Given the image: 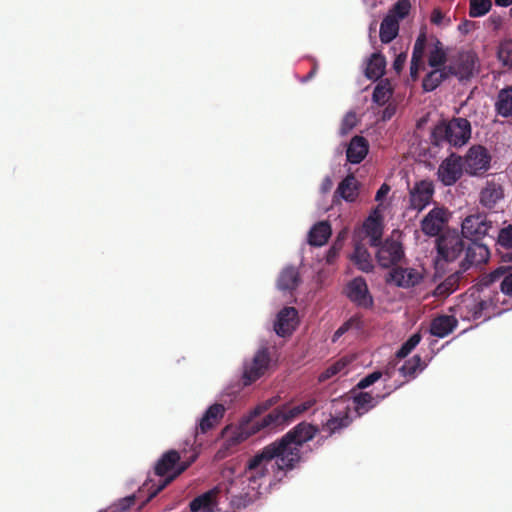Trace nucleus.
<instances>
[{"mask_svg":"<svg viewBox=\"0 0 512 512\" xmlns=\"http://www.w3.org/2000/svg\"><path fill=\"white\" fill-rule=\"evenodd\" d=\"M319 428L308 422H300L282 437L264 446L245 465V476L249 482H259L271 476L281 481L287 473L297 469L303 461L301 448L312 440Z\"/></svg>","mask_w":512,"mask_h":512,"instance_id":"nucleus-1","label":"nucleus"},{"mask_svg":"<svg viewBox=\"0 0 512 512\" xmlns=\"http://www.w3.org/2000/svg\"><path fill=\"white\" fill-rule=\"evenodd\" d=\"M316 402L314 397H309L302 403L294 406L284 404L273 409L261 419H258V417L267 407L258 406L250 415L241 420L235 441L237 443L244 441L264 428H274L288 424L311 409Z\"/></svg>","mask_w":512,"mask_h":512,"instance_id":"nucleus-2","label":"nucleus"},{"mask_svg":"<svg viewBox=\"0 0 512 512\" xmlns=\"http://www.w3.org/2000/svg\"><path fill=\"white\" fill-rule=\"evenodd\" d=\"M425 54L427 55V63L431 68L448 67L446 65L448 54L444 44L437 37L428 38L426 32L421 31L414 43L410 63V77L413 81L418 79L419 71L425 69Z\"/></svg>","mask_w":512,"mask_h":512,"instance_id":"nucleus-3","label":"nucleus"},{"mask_svg":"<svg viewBox=\"0 0 512 512\" xmlns=\"http://www.w3.org/2000/svg\"><path fill=\"white\" fill-rule=\"evenodd\" d=\"M197 457L198 450L196 447H193L192 454L183 460L180 453L176 450H169L163 453L154 466V472L157 476H166V478L161 480L155 489H152L154 485H150V482L143 484V489H147L149 492V499L154 498L176 477L186 471L196 461Z\"/></svg>","mask_w":512,"mask_h":512,"instance_id":"nucleus-4","label":"nucleus"},{"mask_svg":"<svg viewBox=\"0 0 512 512\" xmlns=\"http://www.w3.org/2000/svg\"><path fill=\"white\" fill-rule=\"evenodd\" d=\"M471 138V124L466 118L458 117L441 121L431 131L430 141L435 147H461Z\"/></svg>","mask_w":512,"mask_h":512,"instance_id":"nucleus-5","label":"nucleus"},{"mask_svg":"<svg viewBox=\"0 0 512 512\" xmlns=\"http://www.w3.org/2000/svg\"><path fill=\"white\" fill-rule=\"evenodd\" d=\"M271 363V356L268 347H260L250 361L243 365V383L245 386L252 384L262 377L268 370Z\"/></svg>","mask_w":512,"mask_h":512,"instance_id":"nucleus-6","label":"nucleus"},{"mask_svg":"<svg viewBox=\"0 0 512 512\" xmlns=\"http://www.w3.org/2000/svg\"><path fill=\"white\" fill-rule=\"evenodd\" d=\"M492 228L493 222L485 213H476L464 218L461 224V233L466 239L480 241L489 235Z\"/></svg>","mask_w":512,"mask_h":512,"instance_id":"nucleus-7","label":"nucleus"},{"mask_svg":"<svg viewBox=\"0 0 512 512\" xmlns=\"http://www.w3.org/2000/svg\"><path fill=\"white\" fill-rule=\"evenodd\" d=\"M457 232H446L437 239L438 257L445 262H453L464 253L465 241Z\"/></svg>","mask_w":512,"mask_h":512,"instance_id":"nucleus-8","label":"nucleus"},{"mask_svg":"<svg viewBox=\"0 0 512 512\" xmlns=\"http://www.w3.org/2000/svg\"><path fill=\"white\" fill-rule=\"evenodd\" d=\"M377 247L376 259L382 268L396 267L405 258L402 243L393 238H387Z\"/></svg>","mask_w":512,"mask_h":512,"instance_id":"nucleus-9","label":"nucleus"},{"mask_svg":"<svg viewBox=\"0 0 512 512\" xmlns=\"http://www.w3.org/2000/svg\"><path fill=\"white\" fill-rule=\"evenodd\" d=\"M491 156L488 150L481 146H472L464 158L465 172L472 176L482 175L490 168Z\"/></svg>","mask_w":512,"mask_h":512,"instance_id":"nucleus-10","label":"nucleus"},{"mask_svg":"<svg viewBox=\"0 0 512 512\" xmlns=\"http://www.w3.org/2000/svg\"><path fill=\"white\" fill-rule=\"evenodd\" d=\"M345 295L357 307L371 309L374 306V299L371 295L367 282L362 276L349 281L345 287Z\"/></svg>","mask_w":512,"mask_h":512,"instance_id":"nucleus-11","label":"nucleus"},{"mask_svg":"<svg viewBox=\"0 0 512 512\" xmlns=\"http://www.w3.org/2000/svg\"><path fill=\"white\" fill-rule=\"evenodd\" d=\"M463 170L462 158L452 153L439 165L437 177L443 185L452 186L461 178Z\"/></svg>","mask_w":512,"mask_h":512,"instance_id":"nucleus-12","label":"nucleus"},{"mask_svg":"<svg viewBox=\"0 0 512 512\" xmlns=\"http://www.w3.org/2000/svg\"><path fill=\"white\" fill-rule=\"evenodd\" d=\"M434 192V185L431 181L421 180L416 182L409 191L408 208L418 212L422 211L431 203Z\"/></svg>","mask_w":512,"mask_h":512,"instance_id":"nucleus-13","label":"nucleus"},{"mask_svg":"<svg viewBox=\"0 0 512 512\" xmlns=\"http://www.w3.org/2000/svg\"><path fill=\"white\" fill-rule=\"evenodd\" d=\"M423 276L414 268L393 267L387 275L386 282L400 288H410L418 285Z\"/></svg>","mask_w":512,"mask_h":512,"instance_id":"nucleus-14","label":"nucleus"},{"mask_svg":"<svg viewBox=\"0 0 512 512\" xmlns=\"http://www.w3.org/2000/svg\"><path fill=\"white\" fill-rule=\"evenodd\" d=\"M448 212L443 207H434L421 221V230L427 236H437L448 222Z\"/></svg>","mask_w":512,"mask_h":512,"instance_id":"nucleus-15","label":"nucleus"},{"mask_svg":"<svg viewBox=\"0 0 512 512\" xmlns=\"http://www.w3.org/2000/svg\"><path fill=\"white\" fill-rule=\"evenodd\" d=\"M464 254L465 257L460 263L463 271L468 270L473 265L486 263L490 257L488 247L479 241H471V243L465 245Z\"/></svg>","mask_w":512,"mask_h":512,"instance_id":"nucleus-16","label":"nucleus"},{"mask_svg":"<svg viewBox=\"0 0 512 512\" xmlns=\"http://www.w3.org/2000/svg\"><path fill=\"white\" fill-rule=\"evenodd\" d=\"M225 407L220 403L211 405L201 417L195 429V441L199 434H206L214 429L224 417Z\"/></svg>","mask_w":512,"mask_h":512,"instance_id":"nucleus-17","label":"nucleus"},{"mask_svg":"<svg viewBox=\"0 0 512 512\" xmlns=\"http://www.w3.org/2000/svg\"><path fill=\"white\" fill-rule=\"evenodd\" d=\"M500 281V290L506 296L512 297V271L501 266L494 271L484 275L480 280V285L489 287L493 283Z\"/></svg>","mask_w":512,"mask_h":512,"instance_id":"nucleus-18","label":"nucleus"},{"mask_svg":"<svg viewBox=\"0 0 512 512\" xmlns=\"http://www.w3.org/2000/svg\"><path fill=\"white\" fill-rule=\"evenodd\" d=\"M298 311L294 307H284L279 311L274 330L281 337L289 336L295 330L298 323Z\"/></svg>","mask_w":512,"mask_h":512,"instance_id":"nucleus-19","label":"nucleus"},{"mask_svg":"<svg viewBox=\"0 0 512 512\" xmlns=\"http://www.w3.org/2000/svg\"><path fill=\"white\" fill-rule=\"evenodd\" d=\"M504 199V189L500 183L487 181L479 195V203L486 209L492 210Z\"/></svg>","mask_w":512,"mask_h":512,"instance_id":"nucleus-20","label":"nucleus"},{"mask_svg":"<svg viewBox=\"0 0 512 512\" xmlns=\"http://www.w3.org/2000/svg\"><path fill=\"white\" fill-rule=\"evenodd\" d=\"M451 75H456V71L453 67L433 68L424 76L422 88L425 92H432Z\"/></svg>","mask_w":512,"mask_h":512,"instance_id":"nucleus-21","label":"nucleus"},{"mask_svg":"<svg viewBox=\"0 0 512 512\" xmlns=\"http://www.w3.org/2000/svg\"><path fill=\"white\" fill-rule=\"evenodd\" d=\"M458 325V320L452 315L435 317L430 324V333L433 336L444 338L452 333Z\"/></svg>","mask_w":512,"mask_h":512,"instance_id":"nucleus-22","label":"nucleus"},{"mask_svg":"<svg viewBox=\"0 0 512 512\" xmlns=\"http://www.w3.org/2000/svg\"><path fill=\"white\" fill-rule=\"evenodd\" d=\"M369 144L363 136H354L346 150L347 160L352 164H359L368 154Z\"/></svg>","mask_w":512,"mask_h":512,"instance_id":"nucleus-23","label":"nucleus"},{"mask_svg":"<svg viewBox=\"0 0 512 512\" xmlns=\"http://www.w3.org/2000/svg\"><path fill=\"white\" fill-rule=\"evenodd\" d=\"M220 493L219 487H215L199 496L194 498L190 502L191 512L197 510L203 511H214V507L217 505V495Z\"/></svg>","mask_w":512,"mask_h":512,"instance_id":"nucleus-24","label":"nucleus"},{"mask_svg":"<svg viewBox=\"0 0 512 512\" xmlns=\"http://www.w3.org/2000/svg\"><path fill=\"white\" fill-rule=\"evenodd\" d=\"M390 394V391L383 395L376 394L373 396L369 392H360L354 396L355 409L359 415L364 414L370 409L377 406L386 396Z\"/></svg>","mask_w":512,"mask_h":512,"instance_id":"nucleus-25","label":"nucleus"},{"mask_svg":"<svg viewBox=\"0 0 512 512\" xmlns=\"http://www.w3.org/2000/svg\"><path fill=\"white\" fill-rule=\"evenodd\" d=\"M359 183L354 175H347L338 185L335 196H340L347 202H354L358 197Z\"/></svg>","mask_w":512,"mask_h":512,"instance_id":"nucleus-26","label":"nucleus"},{"mask_svg":"<svg viewBox=\"0 0 512 512\" xmlns=\"http://www.w3.org/2000/svg\"><path fill=\"white\" fill-rule=\"evenodd\" d=\"M351 261L356 265V267L365 273L372 272L374 269V265L372 262L371 255L367 248L357 243L354 247V252L350 257Z\"/></svg>","mask_w":512,"mask_h":512,"instance_id":"nucleus-27","label":"nucleus"},{"mask_svg":"<svg viewBox=\"0 0 512 512\" xmlns=\"http://www.w3.org/2000/svg\"><path fill=\"white\" fill-rule=\"evenodd\" d=\"M331 232V226L327 221L318 222L309 231L308 243L311 246H322L328 241Z\"/></svg>","mask_w":512,"mask_h":512,"instance_id":"nucleus-28","label":"nucleus"},{"mask_svg":"<svg viewBox=\"0 0 512 512\" xmlns=\"http://www.w3.org/2000/svg\"><path fill=\"white\" fill-rule=\"evenodd\" d=\"M300 283V275L295 267L289 266L282 270L279 275L277 286L282 291L295 290Z\"/></svg>","mask_w":512,"mask_h":512,"instance_id":"nucleus-29","label":"nucleus"},{"mask_svg":"<svg viewBox=\"0 0 512 512\" xmlns=\"http://www.w3.org/2000/svg\"><path fill=\"white\" fill-rule=\"evenodd\" d=\"M399 32L398 19L393 14L384 17L380 25V40L382 43H390Z\"/></svg>","mask_w":512,"mask_h":512,"instance_id":"nucleus-30","label":"nucleus"},{"mask_svg":"<svg viewBox=\"0 0 512 512\" xmlns=\"http://www.w3.org/2000/svg\"><path fill=\"white\" fill-rule=\"evenodd\" d=\"M385 67V57L380 53H373L367 62L364 74L369 80H378L384 75Z\"/></svg>","mask_w":512,"mask_h":512,"instance_id":"nucleus-31","label":"nucleus"},{"mask_svg":"<svg viewBox=\"0 0 512 512\" xmlns=\"http://www.w3.org/2000/svg\"><path fill=\"white\" fill-rule=\"evenodd\" d=\"M497 114L502 117H512V86H508L499 91L495 103Z\"/></svg>","mask_w":512,"mask_h":512,"instance_id":"nucleus-32","label":"nucleus"},{"mask_svg":"<svg viewBox=\"0 0 512 512\" xmlns=\"http://www.w3.org/2000/svg\"><path fill=\"white\" fill-rule=\"evenodd\" d=\"M465 271L460 267L459 270H456L454 273L449 275L442 283H440L435 290V295L437 296H448L453 293L459 287V282L463 278V273Z\"/></svg>","mask_w":512,"mask_h":512,"instance_id":"nucleus-33","label":"nucleus"},{"mask_svg":"<svg viewBox=\"0 0 512 512\" xmlns=\"http://www.w3.org/2000/svg\"><path fill=\"white\" fill-rule=\"evenodd\" d=\"M426 364L422 361L419 355H414L412 358L406 360L404 364L399 368V372L402 376L408 378H414L418 372L425 368Z\"/></svg>","mask_w":512,"mask_h":512,"instance_id":"nucleus-34","label":"nucleus"},{"mask_svg":"<svg viewBox=\"0 0 512 512\" xmlns=\"http://www.w3.org/2000/svg\"><path fill=\"white\" fill-rule=\"evenodd\" d=\"M467 312L470 314V316L474 319H480L481 317L485 316V311L490 307V302L488 300L483 299H473L471 301L465 302L464 305Z\"/></svg>","mask_w":512,"mask_h":512,"instance_id":"nucleus-35","label":"nucleus"},{"mask_svg":"<svg viewBox=\"0 0 512 512\" xmlns=\"http://www.w3.org/2000/svg\"><path fill=\"white\" fill-rule=\"evenodd\" d=\"M351 423V418L347 413L340 417H331L323 425V430H327L329 435L340 432L342 429L348 427Z\"/></svg>","mask_w":512,"mask_h":512,"instance_id":"nucleus-36","label":"nucleus"},{"mask_svg":"<svg viewBox=\"0 0 512 512\" xmlns=\"http://www.w3.org/2000/svg\"><path fill=\"white\" fill-rule=\"evenodd\" d=\"M367 235L369 236V243L372 247L380 245L382 238V228L380 223L375 219H369L365 224Z\"/></svg>","mask_w":512,"mask_h":512,"instance_id":"nucleus-37","label":"nucleus"},{"mask_svg":"<svg viewBox=\"0 0 512 512\" xmlns=\"http://www.w3.org/2000/svg\"><path fill=\"white\" fill-rule=\"evenodd\" d=\"M491 7V0H470L469 16L473 18L484 16Z\"/></svg>","mask_w":512,"mask_h":512,"instance_id":"nucleus-38","label":"nucleus"},{"mask_svg":"<svg viewBox=\"0 0 512 512\" xmlns=\"http://www.w3.org/2000/svg\"><path fill=\"white\" fill-rule=\"evenodd\" d=\"M392 89L388 82L379 83L373 91L372 99L378 105H384L391 97Z\"/></svg>","mask_w":512,"mask_h":512,"instance_id":"nucleus-39","label":"nucleus"},{"mask_svg":"<svg viewBox=\"0 0 512 512\" xmlns=\"http://www.w3.org/2000/svg\"><path fill=\"white\" fill-rule=\"evenodd\" d=\"M498 59L504 66L512 67V40H505L498 48Z\"/></svg>","mask_w":512,"mask_h":512,"instance_id":"nucleus-40","label":"nucleus"},{"mask_svg":"<svg viewBox=\"0 0 512 512\" xmlns=\"http://www.w3.org/2000/svg\"><path fill=\"white\" fill-rule=\"evenodd\" d=\"M421 341L420 333L411 335L397 351L396 356L398 358H405Z\"/></svg>","mask_w":512,"mask_h":512,"instance_id":"nucleus-41","label":"nucleus"},{"mask_svg":"<svg viewBox=\"0 0 512 512\" xmlns=\"http://www.w3.org/2000/svg\"><path fill=\"white\" fill-rule=\"evenodd\" d=\"M497 245L506 250H512V225H508L499 230L497 236Z\"/></svg>","mask_w":512,"mask_h":512,"instance_id":"nucleus-42","label":"nucleus"},{"mask_svg":"<svg viewBox=\"0 0 512 512\" xmlns=\"http://www.w3.org/2000/svg\"><path fill=\"white\" fill-rule=\"evenodd\" d=\"M347 365V362L343 359L338 360L329 367H327L318 377L319 382H325L333 376L341 372Z\"/></svg>","mask_w":512,"mask_h":512,"instance_id":"nucleus-43","label":"nucleus"},{"mask_svg":"<svg viewBox=\"0 0 512 512\" xmlns=\"http://www.w3.org/2000/svg\"><path fill=\"white\" fill-rule=\"evenodd\" d=\"M362 326V320L361 316L354 315L349 320H347L345 323H343L334 333L333 335V342H335L338 338H340L343 334H345L351 327L355 328H361Z\"/></svg>","mask_w":512,"mask_h":512,"instance_id":"nucleus-44","label":"nucleus"},{"mask_svg":"<svg viewBox=\"0 0 512 512\" xmlns=\"http://www.w3.org/2000/svg\"><path fill=\"white\" fill-rule=\"evenodd\" d=\"M410 9L411 3L409 0H398L388 14H393L399 22L409 14Z\"/></svg>","mask_w":512,"mask_h":512,"instance_id":"nucleus-45","label":"nucleus"},{"mask_svg":"<svg viewBox=\"0 0 512 512\" xmlns=\"http://www.w3.org/2000/svg\"><path fill=\"white\" fill-rule=\"evenodd\" d=\"M356 124H357L356 113L353 111L346 113L341 122L340 134L341 135L348 134L356 126Z\"/></svg>","mask_w":512,"mask_h":512,"instance_id":"nucleus-46","label":"nucleus"},{"mask_svg":"<svg viewBox=\"0 0 512 512\" xmlns=\"http://www.w3.org/2000/svg\"><path fill=\"white\" fill-rule=\"evenodd\" d=\"M382 377V372L381 371H374L370 374H368L367 376H365L364 378H362L358 384H357V387L359 389H365L371 385H373L375 382H377L380 378Z\"/></svg>","mask_w":512,"mask_h":512,"instance_id":"nucleus-47","label":"nucleus"},{"mask_svg":"<svg viewBox=\"0 0 512 512\" xmlns=\"http://www.w3.org/2000/svg\"><path fill=\"white\" fill-rule=\"evenodd\" d=\"M342 249V242L337 240L328 250L326 261L329 264H332L335 259L338 257L340 250Z\"/></svg>","mask_w":512,"mask_h":512,"instance_id":"nucleus-48","label":"nucleus"},{"mask_svg":"<svg viewBox=\"0 0 512 512\" xmlns=\"http://www.w3.org/2000/svg\"><path fill=\"white\" fill-rule=\"evenodd\" d=\"M460 74L462 77H469L473 74L474 70V61L473 59L467 58L465 61H463L460 65Z\"/></svg>","mask_w":512,"mask_h":512,"instance_id":"nucleus-49","label":"nucleus"},{"mask_svg":"<svg viewBox=\"0 0 512 512\" xmlns=\"http://www.w3.org/2000/svg\"><path fill=\"white\" fill-rule=\"evenodd\" d=\"M134 504H135V496L131 495V496H128V497H125V498L119 500L116 507L120 512H125L128 509H130Z\"/></svg>","mask_w":512,"mask_h":512,"instance_id":"nucleus-50","label":"nucleus"},{"mask_svg":"<svg viewBox=\"0 0 512 512\" xmlns=\"http://www.w3.org/2000/svg\"><path fill=\"white\" fill-rule=\"evenodd\" d=\"M406 59H407V53L406 52H401L399 53L394 62H393V69L395 70V72L397 74H399L402 70H403V67L405 65V62H406Z\"/></svg>","mask_w":512,"mask_h":512,"instance_id":"nucleus-51","label":"nucleus"},{"mask_svg":"<svg viewBox=\"0 0 512 512\" xmlns=\"http://www.w3.org/2000/svg\"><path fill=\"white\" fill-rule=\"evenodd\" d=\"M444 18L445 15L443 12L439 8H434L431 13L430 21L432 24L440 26L443 23Z\"/></svg>","mask_w":512,"mask_h":512,"instance_id":"nucleus-52","label":"nucleus"},{"mask_svg":"<svg viewBox=\"0 0 512 512\" xmlns=\"http://www.w3.org/2000/svg\"><path fill=\"white\" fill-rule=\"evenodd\" d=\"M390 191V186L386 183L382 184L381 187L378 189L375 200L380 201L382 198H384Z\"/></svg>","mask_w":512,"mask_h":512,"instance_id":"nucleus-53","label":"nucleus"},{"mask_svg":"<svg viewBox=\"0 0 512 512\" xmlns=\"http://www.w3.org/2000/svg\"><path fill=\"white\" fill-rule=\"evenodd\" d=\"M332 185H333V183H332V180L330 179V177H326L322 182L321 191L323 193L328 192L332 188Z\"/></svg>","mask_w":512,"mask_h":512,"instance_id":"nucleus-54","label":"nucleus"},{"mask_svg":"<svg viewBox=\"0 0 512 512\" xmlns=\"http://www.w3.org/2000/svg\"><path fill=\"white\" fill-rule=\"evenodd\" d=\"M495 4L501 7H508L512 4V0H495Z\"/></svg>","mask_w":512,"mask_h":512,"instance_id":"nucleus-55","label":"nucleus"},{"mask_svg":"<svg viewBox=\"0 0 512 512\" xmlns=\"http://www.w3.org/2000/svg\"><path fill=\"white\" fill-rule=\"evenodd\" d=\"M502 258L505 261H512V252L511 253H507L506 255H503Z\"/></svg>","mask_w":512,"mask_h":512,"instance_id":"nucleus-56","label":"nucleus"},{"mask_svg":"<svg viewBox=\"0 0 512 512\" xmlns=\"http://www.w3.org/2000/svg\"><path fill=\"white\" fill-rule=\"evenodd\" d=\"M316 73V67H314L307 75V79L308 78H312Z\"/></svg>","mask_w":512,"mask_h":512,"instance_id":"nucleus-57","label":"nucleus"},{"mask_svg":"<svg viewBox=\"0 0 512 512\" xmlns=\"http://www.w3.org/2000/svg\"><path fill=\"white\" fill-rule=\"evenodd\" d=\"M151 499H149V497L146 499L145 502H142V505H145L146 502L150 501Z\"/></svg>","mask_w":512,"mask_h":512,"instance_id":"nucleus-58","label":"nucleus"},{"mask_svg":"<svg viewBox=\"0 0 512 512\" xmlns=\"http://www.w3.org/2000/svg\"><path fill=\"white\" fill-rule=\"evenodd\" d=\"M509 13H510V16L512 17V8L510 9Z\"/></svg>","mask_w":512,"mask_h":512,"instance_id":"nucleus-59","label":"nucleus"}]
</instances>
